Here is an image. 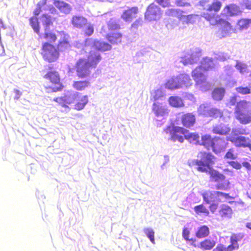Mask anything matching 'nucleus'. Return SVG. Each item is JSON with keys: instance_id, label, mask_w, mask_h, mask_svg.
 <instances>
[{"instance_id": "nucleus-1", "label": "nucleus", "mask_w": 251, "mask_h": 251, "mask_svg": "<svg viewBox=\"0 0 251 251\" xmlns=\"http://www.w3.org/2000/svg\"><path fill=\"white\" fill-rule=\"evenodd\" d=\"M200 5L206 12L202 13V16L207 21H209L212 25L220 24V27L216 33L217 37L222 38L229 36L233 32V28L230 24L222 20L217 14V12L220 9L222 4L217 0H214L211 2L209 0H201L200 2Z\"/></svg>"}, {"instance_id": "nucleus-2", "label": "nucleus", "mask_w": 251, "mask_h": 251, "mask_svg": "<svg viewBox=\"0 0 251 251\" xmlns=\"http://www.w3.org/2000/svg\"><path fill=\"white\" fill-rule=\"evenodd\" d=\"M111 48V45L107 43L89 38L85 40V45L81 53H85L86 54L87 61L92 67L95 68L101 60L100 51L108 50Z\"/></svg>"}, {"instance_id": "nucleus-3", "label": "nucleus", "mask_w": 251, "mask_h": 251, "mask_svg": "<svg viewBox=\"0 0 251 251\" xmlns=\"http://www.w3.org/2000/svg\"><path fill=\"white\" fill-rule=\"evenodd\" d=\"M201 64L200 66L192 71V76L197 87L202 91H206L210 89L211 84L207 81L203 71L212 69L215 64L212 58L208 57L203 58Z\"/></svg>"}, {"instance_id": "nucleus-4", "label": "nucleus", "mask_w": 251, "mask_h": 251, "mask_svg": "<svg viewBox=\"0 0 251 251\" xmlns=\"http://www.w3.org/2000/svg\"><path fill=\"white\" fill-rule=\"evenodd\" d=\"M164 132L168 135V140L175 142L178 141L182 143L184 141L183 134L185 139L188 140L191 143L194 144H200V136L196 133L190 132L188 130L179 126H169L164 129Z\"/></svg>"}, {"instance_id": "nucleus-5", "label": "nucleus", "mask_w": 251, "mask_h": 251, "mask_svg": "<svg viewBox=\"0 0 251 251\" xmlns=\"http://www.w3.org/2000/svg\"><path fill=\"white\" fill-rule=\"evenodd\" d=\"M215 157L210 153L200 152L197 159L188 161L190 167L197 166V169L201 172H207L210 170L211 166L213 164Z\"/></svg>"}, {"instance_id": "nucleus-6", "label": "nucleus", "mask_w": 251, "mask_h": 251, "mask_svg": "<svg viewBox=\"0 0 251 251\" xmlns=\"http://www.w3.org/2000/svg\"><path fill=\"white\" fill-rule=\"evenodd\" d=\"M201 195L204 201L208 204L211 202H225L226 201L230 204L234 202V201H230L233 198L229 194L219 191H205L202 193Z\"/></svg>"}, {"instance_id": "nucleus-7", "label": "nucleus", "mask_w": 251, "mask_h": 251, "mask_svg": "<svg viewBox=\"0 0 251 251\" xmlns=\"http://www.w3.org/2000/svg\"><path fill=\"white\" fill-rule=\"evenodd\" d=\"M201 55V51L199 48L193 49L189 53L176 60L175 64L176 66L180 67L181 65L186 66L195 64L198 62Z\"/></svg>"}, {"instance_id": "nucleus-8", "label": "nucleus", "mask_w": 251, "mask_h": 251, "mask_svg": "<svg viewBox=\"0 0 251 251\" xmlns=\"http://www.w3.org/2000/svg\"><path fill=\"white\" fill-rule=\"evenodd\" d=\"M243 233L234 234L230 237L231 244L227 247L223 245L219 244L213 249V251H232L239 249L238 242L241 241L244 237Z\"/></svg>"}, {"instance_id": "nucleus-9", "label": "nucleus", "mask_w": 251, "mask_h": 251, "mask_svg": "<svg viewBox=\"0 0 251 251\" xmlns=\"http://www.w3.org/2000/svg\"><path fill=\"white\" fill-rule=\"evenodd\" d=\"M198 113L200 115L207 117L217 118L222 116V111L216 108L211 107L207 103L201 104L198 109Z\"/></svg>"}, {"instance_id": "nucleus-10", "label": "nucleus", "mask_w": 251, "mask_h": 251, "mask_svg": "<svg viewBox=\"0 0 251 251\" xmlns=\"http://www.w3.org/2000/svg\"><path fill=\"white\" fill-rule=\"evenodd\" d=\"M42 54L44 59L50 62L55 61L58 57V52L56 48L48 43L43 44Z\"/></svg>"}, {"instance_id": "nucleus-11", "label": "nucleus", "mask_w": 251, "mask_h": 251, "mask_svg": "<svg viewBox=\"0 0 251 251\" xmlns=\"http://www.w3.org/2000/svg\"><path fill=\"white\" fill-rule=\"evenodd\" d=\"M45 29V38L50 42H54L56 39L55 34L50 31V26L52 24L50 15L44 14L40 19Z\"/></svg>"}, {"instance_id": "nucleus-12", "label": "nucleus", "mask_w": 251, "mask_h": 251, "mask_svg": "<svg viewBox=\"0 0 251 251\" xmlns=\"http://www.w3.org/2000/svg\"><path fill=\"white\" fill-rule=\"evenodd\" d=\"M76 72L79 77L87 76L90 73V69L93 68L86 59H80L76 63Z\"/></svg>"}, {"instance_id": "nucleus-13", "label": "nucleus", "mask_w": 251, "mask_h": 251, "mask_svg": "<svg viewBox=\"0 0 251 251\" xmlns=\"http://www.w3.org/2000/svg\"><path fill=\"white\" fill-rule=\"evenodd\" d=\"M44 77L49 79L52 83L50 87L53 92L60 91L62 89V86L60 83V77L57 72L50 71L45 75Z\"/></svg>"}, {"instance_id": "nucleus-14", "label": "nucleus", "mask_w": 251, "mask_h": 251, "mask_svg": "<svg viewBox=\"0 0 251 251\" xmlns=\"http://www.w3.org/2000/svg\"><path fill=\"white\" fill-rule=\"evenodd\" d=\"M160 8L154 3L150 4L145 13V17L149 21L156 20L161 16Z\"/></svg>"}, {"instance_id": "nucleus-15", "label": "nucleus", "mask_w": 251, "mask_h": 251, "mask_svg": "<svg viewBox=\"0 0 251 251\" xmlns=\"http://www.w3.org/2000/svg\"><path fill=\"white\" fill-rule=\"evenodd\" d=\"M56 36L59 38L58 44V50L60 51H63L68 50L70 47L69 41V35L64 31H60L58 32V34Z\"/></svg>"}, {"instance_id": "nucleus-16", "label": "nucleus", "mask_w": 251, "mask_h": 251, "mask_svg": "<svg viewBox=\"0 0 251 251\" xmlns=\"http://www.w3.org/2000/svg\"><path fill=\"white\" fill-rule=\"evenodd\" d=\"M152 111L157 120H160V118L163 117L167 113V110L162 104L158 102H154L152 105Z\"/></svg>"}, {"instance_id": "nucleus-17", "label": "nucleus", "mask_w": 251, "mask_h": 251, "mask_svg": "<svg viewBox=\"0 0 251 251\" xmlns=\"http://www.w3.org/2000/svg\"><path fill=\"white\" fill-rule=\"evenodd\" d=\"M251 102L245 100H240L237 103L235 112H251Z\"/></svg>"}, {"instance_id": "nucleus-18", "label": "nucleus", "mask_w": 251, "mask_h": 251, "mask_svg": "<svg viewBox=\"0 0 251 251\" xmlns=\"http://www.w3.org/2000/svg\"><path fill=\"white\" fill-rule=\"evenodd\" d=\"M225 141L220 138H214L213 146L211 150L216 154H218L223 151L226 147Z\"/></svg>"}, {"instance_id": "nucleus-19", "label": "nucleus", "mask_w": 251, "mask_h": 251, "mask_svg": "<svg viewBox=\"0 0 251 251\" xmlns=\"http://www.w3.org/2000/svg\"><path fill=\"white\" fill-rule=\"evenodd\" d=\"M179 88L188 87L193 84L192 79L189 75L182 74L178 75Z\"/></svg>"}, {"instance_id": "nucleus-20", "label": "nucleus", "mask_w": 251, "mask_h": 251, "mask_svg": "<svg viewBox=\"0 0 251 251\" xmlns=\"http://www.w3.org/2000/svg\"><path fill=\"white\" fill-rule=\"evenodd\" d=\"M235 117L240 123L246 125L251 122V112H235Z\"/></svg>"}, {"instance_id": "nucleus-21", "label": "nucleus", "mask_w": 251, "mask_h": 251, "mask_svg": "<svg viewBox=\"0 0 251 251\" xmlns=\"http://www.w3.org/2000/svg\"><path fill=\"white\" fill-rule=\"evenodd\" d=\"M87 20L84 17L80 15H75L72 17V24L74 26L78 28L83 27L86 25Z\"/></svg>"}, {"instance_id": "nucleus-22", "label": "nucleus", "mask_w": 251, "mask_h": 251, "mask_svg": "<svg viewBox=\"0 0 251 251\" xmlns=\"http://www.w3.org/2000/svg\"><path fill=\"white\" fill-rule=\"evenodd\" d=\"M181 121L184 126L190 127L194 125L196 122V118L193 114L187 113L182 116Z\"/></svg>"}, {"instance_id": "nucleus-23", "label": "nucleus", "mask_w": 251, "mask_h": 251, "mask_svg": "<svg viewBox=\"0 0 251 251\" xmlns=\"http://www.w3.org/2000/svg\"><path fill=\"white\" fill-rule=\"evenodd\" d=\"M138 12L137 7H132L127 10H125L122 15V18L126 22H130L133 18L136 17V15Z\"/></svg>"}, {"instance_id": "nucleus-24", "label": "nucleus", "mask_w": 251, "mask_h": 251, "mask_svg": "<svg viewBox=\"0 0 251 251\" xmlns=\"http://www.w3.org/2000/svg\"><path fill=\"white\" fill-rule=\"evenodd\" d=\"M223 11L224 14L228 16L237 15L241 12L240 7L234 4L227 5Z\"/></svg>"}, {"instance_id": "nucleus-25", "label": "nucleus", "mask_w": 251, "mask_h": 251, "mask_svg": "<svg viewBox=\"0 0 251 251\" xmlns=\"http://www.w3.org/2000/svg\"><path fill=\"white\" fill-rule=\"evenodd\" d=\"M219 212V215L224 218H231L233 214L231 207L226 204H222L220 206Z\"/></svg>"}, {"instance_id": "nucleus-26", "label": "nucleus", "mask_w": 251, "mask_h": 251, "mask_svg": "<svg viewBox=\"0 0 251 251\" xmlns=\"http://www.w3.org/2000/svg\"><path fill=\"white\" fill-rule=\"evenodd\" d=\"M54 4L55 6L64 14H68L71 11V6L64 1H55Z\"/></svg>"}, {"instance_id": "nucleus-27", "label": "nucleus", "mask_w": 251, "mask_h": 251, "mask_svg": "<svg viewBox=\"0 0 251 251\" xmlns=\"http://www.w3.org/2000/svg\"><path fill=\"white\" fill-rule=\"evenodd\" d=\"M214 138L212 139L210 135H205L201 136L200 145H203L208 150H211Z\"/></svg>"}, {"instance_id": "nucleus-28", "label": "nucleus", "mask_w": 251, "mask_h": 251, "mask_svg": "<svg viewBox=\"0 0 251 251\" xmlns=\"http://www.w3.org/2000/svg\"><path fill=\"white\" fill-rule=\"evenodd\" d=\"M230 128L227 126L221 124L213 127V131L215 134L226 135L229 132Z\"/></svg>"}, {"instance_id": "nucleus-29", "label": "nucleus", "mask_w": 251, "mask_h": 251, "mask_svg": "<svg viewBox=\"0 0 251 251\" xmlns=\"http://www.w3.org/2000/svg\"><path fill=\"white\" fill-rule=\"evenodd\" d=\"M178 75L176 76H173L169 79L166 83V87L170 90H174L179 89V85L178 84Z\"/></svg>"}, {"instance_id": "nucleus-30", "label": "nucleus", "mask_w": 251, "mask_h": 251, "mask_svg": "<svg viewBox=\"0 0 251 251\" xmlns=\"http://www.w3.org/2000/svg\"><path fill=\"white\" fill-rule=\"evenodd\" d=\"M79 93L74 91H68L64 95L65 102L66 104H70L77 100Z\"/></svg>"}, {"instance_id": "nucleus-31", "label": "nucleus", "mask_w": 251, "mask_h": 251, "mask_svg": "<svg viewBox=\"0 0 251 251\" xmlns=\"http://www.w3.org/2000/svg\"><path fill=\"white\" fill-rule=\"evenodd\" d=\"M76 100L77 101V102L75 105V108L78 110H80L83 109L88 103V99L87 96H80L78 95Z\"/></svg>"}, {"instance_id": "nucleus-32", "label": "nucleus", "mask_w": 251, "mask_h": 251, "mask_svg": "<svg viewBox=\"0 0 251 251\" xmlns=\"http://www.w3.org/2000/svg\"><path fill=\"white\" fill-rule=\"evenodd\" d=\"M237 93L240 95H248L251 94V85H242L235 88Z\"/></svg>"}, {"instance_id": "nucleus-33", "label": "nucleus", "mask_w": 251, "mask_h": 251, "mask_svg": "<svg viewBox=\"0 0 251 251\" xmlns=\"http://www.w3.org/2000/svg\"><path fill=\"white\" fill-rule=\"evenodd\" d=\"M225 94V89L223 88H217L213 91L212 96L215 100H221L223 98Z\"/></svg>"}, {"instance_id": "nucleus-34", "label": "nucleus", "mask_w": 251, "mask_h": 251, "mask_svg": "<svg viewBox=\"0 0 251 251\" xmlns=\"http://www.w3.org/2000/svg\"><path fill=\"white\" fill-rule=\"evenodd\" d=\"M209 234V228L206 226H202L198 228L196 236L199 238H201L207 236Z\"/></svg>"}, {"instance_id": "nucleus-35", "label": "nucleus", "mask_w": 251, "mask_h": 251, "mask_svg": "<svg viewBox=\"0 0 251 251\" xmlns=\"http://www.w3.org/2000/svg\"><path fill=\"white\" fill-rule=\"evenodd\" d=\"M107 38L111 44H116L121 42L122 34L118 32L112 33L108 35Z\"/></svg>"}, {"instance_id": "nucleus-36", "label": "nucleus", "mask_w": 251, "mask_h": 251, "mask_svg": "<svg viewBox=\"0 0 251 251\" xmlns=\"http://www.w3.org/2000/svg\"><path fill=\"white\" fill-rule=\"evenodd\" d=\"M194 210L196 214L199 215L207 216L209 214L208 210L203 204L195 206Z\"/></svg>"}, {"instance_id": "nucleus-37", "label": "nucleus", "mask_w": 251, "mask_h": 251, "mask_svg": "<svg viewBox=\"0 0 251 251\" xmlns=\"http://www.w3.org/2000/svg\"><path fill=\"white\" fill-rule=\"evenodd\" d=\"M169 102L173 107H178L183 105L181 99L176 96H172L169 99Z\"/></svg>"}, {"instance_id": "nucleus-38", "label": "nucleus", "mask_w": 251, "mask_h": 251, "mask_svg": "<svg viewBox=\"0 0 251 251\" xmlns=\"http://www.w3.org/2000/svg\"><path fill=\"white\" fill-rule=\"evenodd\" d=\"M215 242L213 240L206 239L200 244L201 248L205 250H209L215 245Z\"/></svg>"}, {"instance_id": "nucleus-39", "label": "nucleus", "mask_w": 251, "mask_h": 251, "mask_svg": "<svg viewBox=\"0 0 251 251\" xmlns=\"http://www.w3.org/2000/svg\"><path fill=\"white\" fill-rule=\"evenodd\" d=\"M232 133L235 135H238L239 134L247 135L250 133V130L246 127H244L243 126H239L233 128L232 130Z\"/></svg>"}, {"instance_id": "nucleus-40", "label": "nucleus", "mask_w": 251, "mask_h": 251, "mask_svg": "<svg viewBox=\"0 0 251 251\" xmlns=\"http://www.w3.org/2000/svg\"><path fill=\"white\" fill-rule=\"evenodd\" d=\"M210 175L213 180L216 182L222 181L225 178L224 175L215 170L211 171Z\"/></svg>"}, {"instance_id": "nucleus-41", "label": "nucleus", "mask_w": 251, "mask_h": 251, "mask_svg": "<svg viewBox=\"0 0 251 251\" xmlns=\"http://www.w3.org/2000/svg\"><path fill=\"white\" fill-rule=\"evenodd\" d=\"M237 25L240 29H246L251 25V19H242L238 21Z\"/></svg>"}, {"instance_id": "nucleus-42", "label": "nucleus", "mask_w": 251, "mask_h": 251, "mask_svg": "<svg viewBox=\"0 0 251 251\" xmlns=\"http://www.w3.org/2000/svg\"><path fill=\"white\" fill-rule=\"evenodd\" d=\"M165 13L169 16L176 17L179 18L182 17V11L178 9H168L166 10Z\"/></svg>"}, {"instance_id": "nucleus-43", "label": "nucleus", "mask_w": 251, "mask_h": 251, "mask_svg": "<svg viewBox=\"0 0 251 251\" xmlns=\"http://www.w3.org/2000/svg\"><path fill=\"white\" fill-rule=\"evenodd\" d=\"M144 233L146 235L150 241L153 244H155L154 231L152 228L145 227L143 229Z\"/></svg>"}, {"instance_id": "nucleus-44", "label": "nucleus", "mask_w": 251, "mask_h": 251, "mask_svg": "<svg viewBox=\"0 0 251 251\" xmlns=\"http://www.w3.org/2000/svg\"><path fill=\"white\" fill-rule=\"evenodd\" d=\"M154 100L157 101L158 100H163L164 99L165 94L160 89H157L154 92L151 93Z\"/></svg>"}, {"instance_id": "nucleus-45", "label": "nucleus", "mask_w": 251, "mask_h": 251, "mask_svg": "<svg viewBox=\"0 0 251 251\" xmlns=\"http://www.w3.org/2000/svg\"><path fill=\"white\" fill-rule=\"evenodd\" d=\"M189 234H190V231H189V229L186 227H184L182 231L183 237L186 241L191 242V245H192L193 246H194V247H196V246L195 244V242L196 241L195 239H194V238L189 239Z\"/></svg>"}, {"instance_id": "nucleus-46", "label": "nucleus", "mask_w": 251, "mask_h": 251, "mask_svg": "<svg viewBox=\"0 0 251 251\" xmlns=\"http://www.w3.org/2000/svg\"><path fill=\"white\" fill-rule=\"evenodd\" d=\"M235 67L241 74H244L245 73H246L248 69L247 65L238 61L236 62Z\"/></svg>"}, {"instance_id": "nucleus-47", "label": "nucleus", "mask_w": 251, "mask_h": 251, "mask_svg": "<svg viewBox=\"0 0 251 251\" xmlns=\"http://www.w3.org/2000/svg\"><path fill=\"white\" fill-rule=\"evenodd\" d=\"M89 82L86 81H76L74 83V87L77 90L81 91L84 90L88 86Z\"/></svg>"}, {"instance_id": "nucleus-48", "label": "nucleus", "mask_w": 251, "mask_h": 251, "mask_svg": "<svg viewBox=\"0 0 251 251\" xmlns=\"http://www.w3.org/2000/svg\"><path fill=\"white\" fill-rule=\"evenodd\" d=\"M30 25L34 31L38 33L39 32V26L38 19L36 17H32L30 19Z\"/></svg>"}, {"instance_id": "nucleus-49", "label": "nucleus", "mask_w": 251, "mask_h": 251, "mask_svg": "<svg viewBox=\"0 0 251 251\" xmlns=\"http://www.w3.org/2000/svg\"><path fill=\"white\" fill-rule=\"evenodd\" d=\"M198 15L194 14H190L187 16H182V17L184 22L186 24H193L194 23L197 18Z\"/></svg>"}, {"instance_id": "nucleus-50", "label": "nucleus", "mask_w": 251, "mask_h": 251, "mask_svg": "<svg viewBox=\"0 0 251 251\" xmlns=\"http://www.w3.org/2000/svg\"><path fill=\"white\" fill-rule=\"evenodd\" d=\"M224 68V74L222 75V78H225L224 74L226 75L227 77H230L234 72L233 67L230 65H227Z\"/></svg>"}, {"instance_id": "nucleus-51", "label": "nucleus", "mask_w": 251, "mask_h": 251, "mask_svg": "<svg viewBox=\"0 0 251 251\" xmlns=\"http://www.w3.org/2000/svg\"><path fill=\"white\" fill-rule=\"evenodd\" d=\"M108 26L110 29L112 30L117 29L120 27V25L116 20L113 19L109 21Z\"/></svg>"}, {"instance_id": "nucleus-52", "label": "nucleus", "mask_w": 251, "mask_h": 251, "mask_svg": "<svg viewBox=\"0 0 251 251\" xmlns=\"http://www.w3.org/2000/svg\"><path fill=\"white\" fill-rule=\"evenodd\" d=\"M215 58L221 61H225L229 58L228 55L224 52H218L215 54Z\"/></svg>"}, {"instance_id": "nucleus-53", "label": "nucleus", "mask_w": 251, "mask_h": 251, "mask_svg": "<svg viewBox=\"0 0 251 251\" xmlns=\"http://www.w3.org/2000/svg\"><path fill=\"white\" fill-rule=\"evenodd\" d=\"M84 26H86L85 33L88 36L91 35L94 32V27L90 24H88L87 23L86 25Z\"/></svg>"}, {"instance_id": "nucleus-54", "label": "nucleus", "mask_w": 251, "mask_h": 251, "mask_svg": "<svg viewBox=\"0 0 251 251\" xmlns=\"http://www.w3.org/2000/svg\"><path fill=\"white\" fill-rule=\"evenodd\" d=\"M225 79H227L226 85L230 88L234 87L237 83L236 80L234 78L229 77L228 78H225Z\"/></svg>"}, {"instance_id": "nucleus-55", "label": "nucleus", "mask_w": 251, "mask_h": 251, "mask_svg": "<svg viewBox=\"0 0 251 251\" xmlns=\"http://www.w3.org/2000/svg\"><path fill=\"white\" fill-rule=\"evenodd\" d=\"M176 4L178 6H190V3L186 0H176Z\"/></svg>"}, {"instance_id": "nucleus-56", "label": "nucleus", "mask_w": 251, "mask_h": 251, "mask_svg": "<svg viewBox=\"0 0 251 251\" xmlns=\"http://www.w3.org/2000/svg\"><path fill=\"white\" fill-rule=\"evenodd\" d=\"M46 3L45 0H43L42 2H40L38 3L36 8L34 10V13L35 15H38L40 14L41 8V4H44Z\"/></svg>"}, {"instance_id": "nucleus-57", "label": "nucleus", "mask_w": 251, "mask_h": 251, "mask_svg": "<svg viewBox=\"0 0 251 251\" xmlns=\"http://www.w3.org/2000/svg\"><path fill=\"white\" fill-rule=\"evenodd\" d=\"M241 4L242 5V6H245L246 8L251 9V0H242Z\"/></svg>"}, {"instance_id": "nucleus-58", "label": "nucleus", "mask_w": 251, "mask_h": 251, "mask_svg": "<svg viewBox=\"0 0 251 251\" xmlns=\"http://www.w3.org/2000/svg\"><path fill=\"white\" fill-rule=\"evenodd\" d=\"M156 1L163 7H167L170 4V0H156Z\"/></svg>"}, {"instance_id": "nucleus-59", "label": "nucleus", "mask_w": 251, "mask_h": 251, "mask_svg": "<svg viewBox=\"0 0 251 251\" xmlns=\"http://www.w3.org/2000/svg\"><path fill=\"white\" fill-rule=\"evenodd\" d=\"M229 164L231 166L236 169H240L241 168V165L237 161H231L229 162Z\"/></svg>"}, {"instance_id": "nucleus-60", "label": "nucleus", "mask_w": 251, "mask_h": 251, "mask_svg": "<svg viewBox=\"0 0 251 251\" xmlns=\"http://www.w3.org/2000/svg\"><path fill=\"white\" fill-rule=\"evenodd\" d=\"M237 96H233L230 98L228 104L230 106H234L237 104Z\"/></svg>"}, {"instance_id": "nucleus-61", "label": "nucleus", "mask_w": 251, "mask_h": 251, "mask_svg": "<svg viewBox=\"0 0 251 251\" xmlns=\"http://www.w3.org/2000/svg\"><path fill=\"white\" fill-rule=\"evenodd\" d=\"M225 157L228 159H233L235 158V155L233 154V151L231 149L229 150L226 154Z\"/></svg>"}, {"instance_id": "nucleus-62", "label": "nucleus", "mask_w": 251, "mask_h": 251, "mask_svg": "<svg viewBox=\"0 0 251 251\" xmlns=\"http://www.w3.org/2000/svg\"><path fill=\"white\" fill-rule=\"evenodd\" d=\"M54 100L59 104H61L63 106H65V102L64 97L56 98L54 99Z\"/></svg>"}, {"instance_id": "nucleus-63", "label": "nucleus", "mask_w": 251, "mask_h": 251, "mask_svg": "<svg viewBox=\"0 0 251 251\" xmlns=\"http://www.w3.org/2000/svg\"><path fill=\"white\" fill-rule=\"evenodd\" d=\"M219 202H212V203L210 205L209 208L210 210L214 213L217 208Z\"/></svg>"}, {"instance_id": "nucleus-64", "label": "nucleus", "mask_w": 251, "mask_h": 251, "mask_svg": "<svg viewBox=\"0 0 251 251\" xmlns=\"http://www.w3.org/2000/svg\"><path fill=\"white\" fill-rule=\"evenodd\" d=\"M14 92L15 94V96L14 98V100H18L19 99L20 97L22 95V93L17 89H14Z\"/></svg>"}]
</instances>
